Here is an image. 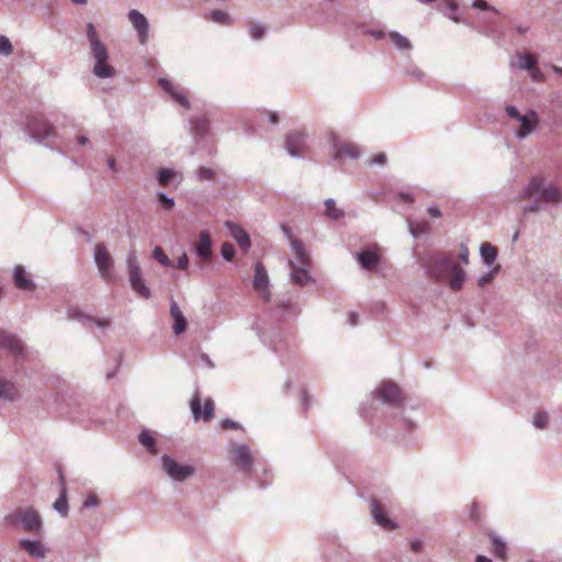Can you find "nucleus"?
<instances>
[{"label": "nucleus", "instance_id": "obj_60", "mask_svg": "<svg viewBox=\"0 0 562 562\" xmlns=\"http://www.w3.org/2000/svg\"><path fill=\"white\" fill-rule=\"evenodd\" d=\"M386 162V155L383 154V153H380L375 156H373L371 159H370V164L371 165H383Z\"/></svg>", "mask_w": 562, "mask_h": 562}, {"label": "nucleus", "instance_id": "obj_62", "mask_svg": "<svg viewBox=\"0 0 562 562\" xmlns=\"http://www.w3.org/2000/svg\"><path fill=\"white\" fill-rule=\"evenodd\" d=\"M460 259L464 265L469 263V250L464 245L460 248Z\"/></svg>", "mask_w": 562, "mask_h": 562}, {"label": "nucleus", "instance_id": "obj_55", "mask_svg": "<svg viewBox=\"0 0 562 562\" xmlns=\"http://www.w3.org/2000/svg\"><path fill=\"white\" fill-rule=\"evenodd\" d=\"M505 112L507 115L516 121H518L524 114H520V112L517 110L515 105H507L505 108Z\"/></svg>", "mask_w": 562, "mask_h": 562}, {"label": "nucleus", "instance_id": "obj_16", "mask_svg": "<svg viewBox=\"0 0 562 562\" xmlns=\"http://www.w3.org/2000/svg\"><path fill=\"white\" fill-rule=\"evenodd\" d=\"M0 346L10 351L14 357L22 358L24 356V346L19 337L15 335L0 330Z\"/></svg>", "mask_w": 562, "mask_h": 562}, {"label": "nucleus", "instance_id": "obj_40", "mask_svg": "<svg viewBox=\"0 0 562 562\" xmlns=\"http://www.w3.org/2000/svg\"><path fill=\"white\" fill-rule=\"evenodd\" d=\"M518 61H519L518 67L520 69H525V70L529 71L530 69H532L536 66L537 58H536L535 55L529 54V53H527V54H519L518 55Z\"/></svg>", "mask_w": 562, "mask_h": 562}, {"label": "nucleus", "instance_id": "obj_31", "mask_svg": "<svg viewBox=\"0 0 562 562\" xmlns=\"http://www.w3.org/2000/svg\"><path fill=\"white\" fill-rule=\"evenodd\" d=\"M326 217L338 221L345 217V211L336 205V201L328 198L324 201Z\"/></svg>", "mask_w": 562, "mask_h": 562}, {"label": "nucleus", "instance_id": "obj_24", "mask_svg": "<svg viewBox=\"0 0 562 562\" xmlns=\"http://www.w3.org/2000/svg\"><path fill=\"white\" fill-rule=\"evenodd\" d=\"M59 483H60V492L58 498L54 502L53 507L54 509L61 516L67 517L68 516V498H67V487H66V480L61 471H59Z\"/></svg>", "mask_w": 562, "mask_h": 562}, {"label": "nucleus", "instance_id": "obj_4", "mask_svg": "<svg viewBox=\"0 0 562 562\" xmlns=\"http://www.w3.org/2000/svg\"><path fill=\"white\" fill-rule=\"evenodd\" d=\"M126 266L128 272V281L132 290L143 299H149L151 296V291L149 286L146 284L142 270L138 265L137 256L135 251H131L126 257Z\"/></svg>", "mask_w": 562, "mask_h": 562}, {"label": "nucleus", "instance_id": "obj_43", "mask_svg": "<svg viewBox=\"0 0 562 562\" xmlns=\"http://www.w3.org/2000/svg\"><path fill=\"white\" fill-rule=\"evenodd\" d=\"M157 201L165 211H170L175 206V199L168 196L165 192L157 193Z\"/></svg>", "mask_w": 562, "mask_h": 562}, {"label": "nucleus", "instance_id": "obj_36", "mask_svg": "<svg viewBox=\"0 0 562 562\" xmlns=\"http://www.w3.org/2000/svg\"><path fill=\"white\" fill-rule=\"evenodd\" d=\"M138 440L149 453L157 454L155 438L148 431L143 430L138 436Z\"/></svg>", "mask_w": 562, "mask_h": 562}, {"label": "nucleus", "instance_id": "obj_6", "mask_svg": "<svg viewBox=\"0 0 562 562\" xmlns=\"http://www.w3.org/2000/svg\"><path fill=\"white\" fill-rule=\"evenodd\" d=\"M376 398L392 407H398L404 402L400 386L392 381H384L375 390Z\"/></svg>", "mask_w": 562, "mask_h": 562}, {"label": "nucleus", "instance_id": "obj_23", "mask_svg": "<svg viewBox=\"0 0 562 562\" xmlns=\"http://www.w3.org/2000/svg\"><path fill=\"white\" fill-rule=\"evenodd\" d=\"M225 227L228 229L229 235L239 244V246L247 250L250 248V238L248 233L235 222L227 221Z\"/></svg>", "mask_w": 562, "mask_h": 562}, {"label": "nucleus", "instance_id": "obj_34", "mask_svg": "<svg viewBox=\"0 0 562 562\" xmlns=\"http://www.w3.org/2000/svg\"><path fill=\"white\" fill-rule=\"evenodd\" d=\"M389 37L397 49H400V50H411L412 49L411 41L406 36L402 35L401 33H398L396 31H391L389 33Z\"/></svg>", "mask_w": 562, "mask_h": 562}, {"label": "nucleus", "instance_id": "obj_2", "mask_svg": "<svg viewBox=\"0 0 562 562\" xmlns=\"http://www.w3.org/2000/svg\"><path fill=\"white\" fill-rule=\"evenodd\" d=\"M519 199H535L543 205L557 204L562 200V190L544 178L535 176L522 188Z\"/></svg>", "mask_w": 562, "mask_h": 562}, {"label": "nucleus", "instance_id": "obj_7", "mask_svg": "<svg viewBox=\"0 0 562 562\" xmlns=\"http://www.w3.org/2000/svg\"><path fill=\"white\" fill-rule=\"evenodd\" d=\"M25 130L30 136L37 142H43L53 135L52 125L43 116H29L26 120Z\"/></svg>", "mask_w": 562, "mask_h": 562}, {"label": "nucleus", "instance_id": "obj_15", "mask_svg": "<svg viewBox=\"0 0 562 562\" xmlns=\"http://www.w3.org/2000/svg\"><path fill=\"white\" fill-rule=\"evenodd\" d=\"M518 122L520 123V127L516 130L515 136L518 139H525L530 134H532L539 125V117L536 111L529 110L526 114H524Z\"/></svg>", "mask_w": 562, "mask_h": 562}, {"label": "nucleus", "instance_id": "obj_33", "mask_svg": "<svg viewBox=\"0 0 562 562\" xmlns=\"http://www.w3.org/2000/svg\"><path fill=\"white\" fill-rule=\"evenodd\" d=\"M451 273L452 279L450 280L449 285L451 290L459 291L465 280V271L458 263H456L454 267H452Z\"/></svg>", "mask_w": 562, "mask_h": 562}, {"label": "nucleus", "instance_id": "obj_44", "mask_svg": "<svg viewBox=\"0 0 562 562\" xmlns=\"http://www.w3.org/2000/svg\"><path fill=\"white\" fill-rule=\"evenodd\" d=\"M153 257L155 260H157L161 266L164 267H171L172 263L168 256L164 252L162 248L160 246H156L153 251Z\"/></svg>", "mask_w": 562, "mask_h": 562}, {"label": "nucleus", "instance_id": "obj_12", "mask_svg": "<svg viewBox=\"0 0 562 562\" xmlns=\"http://www.w3.org/2000/svg\"><path fill=\"white\" fill-rule=\"evenodd\" d=\"M454 265L456 263L452 262L449 257H436L431 260L427 271L430 278L440 281L443 280L449 272H451Z\"/></svg>", "mask_w": 562, "mask_h": 562}, {"label": "nucleus", "instance_id": "obj_13", "mask_svg": "<svg viewBox=\"0 0 562 562\" xmlns=\"http://www.w3.org/2000/svg\"><path fill=\"white\" fill-rule=\"evenodd\" d=\"M21 526L24 531L41 533L42 518L37 510L33 507H25L22 509Z\"/></svg>", "mask_w": 562, "mask_h": 562}, {"label": "nucleus", "instance_id": "obj_58", "mask_svg": "<svg viewBox=\"0 0 562 562\" xmlns=\"http://www.w3.org/2000/svg\"><path fill=\"white\" fill-rule=\"evenodd\" d=\"M188 266H189V259H188V256L186 252H183L179 258H178V261H177V268L180 269V270H186L188 269Z\"/></svg>", "mask_w": 562, "mask_h": 562}, {"label": "nucleus", "instance_id": "obj_50", "mask_svg": "<svg viewBox=\"0 0 562 562\" xmlns=\"http://www.w3.org/2000/svg\"><path fill=\"white\" fill-rule=\"evenodd\" d=\"M448 9H449V11H451V12H450V13H446V15H447L449 19H451L452 21H454V22H462V23H464V24H467V25H469V26L473 25L472 23L467 22L465 20H461L458 15H456V13H454V12L457 11L458 5H457V3H456L454 1H452V0H451V1H449Z\"/></svg>", "mask_w": 562, "mask_h": 562}, {"label": "nucleus", "instance_id": "obj_21", "mask_svg": "<svg viewBox=\"0 0 562 562\" xmlns=\"http://www.w3.org/2000/svg\"><path fill=\"white\" fill-rule=\"evenodd\" d=\"M288 265L291 268L290 279L294 284L303 286L312 280L308 271L310 266L296 265L292 259L289 260Z\"/></svg>", "mask_w": 562, "mask_h": 562}, {"label": "nucleus", "instance_id": "obj_28", "mask_svg": "<svg viewBox=\"0 0 562 562\" xmlns=\"http://www.w3.org/2000/svg\"><path fill=\"white\" fill-rule=\"evenodd\" d=\"M471 27L473 30H475L477 33H480L481 35L487 37V38H491L493 41H501L504 36H505V33L503 30H499L498 27L494 26V25H471Z\"/></svg>", "mask_w": 562, "mask_h": 562}, {"label": "nucleus", "instance_id": "obj_53", "mask_svg": "<svg viewBox=\"0 0 562 562\" xmlns=\"http://www.w3.org/2000/svg\"><path fill=\"white\" fill-rule=\"evenodd\" d=\"M192 124H196L195 128L198 130V133L203 134L207 131L209 122L206 119H198L196 121H191Z\"/></svg>", "mask_w": 562, "mask_h": 562}, {"label": "nucleus", "instance_id": "obj_46", "mask_svg": "<svg viewBox=\"0 0 562 562\" xmlns=\"http://www.w3.org/2000/svg\"><path fill=\"white\" fill-rule=\"evenodd\" d=\"M472 8L481 10V11H487V12H490L492 14H498L499 13V11L495 7L491 5L485 0H473Z\"/></svg>", "mask_w": 562, "mask_h": 562}, {"label": "nucleus", "instance_id": "obj_5", "mask_svg": "<svg viewBox=\"0 0 562 562\" xmlns=\"http://www.w3.org/2000/svg\"><path fill=\"white\" fill-rule=\"evenodd\" d=\"M161 469L175 482H184L195 474L193 465L179 463L168 454L161 457Z\"/></svg>", "mask_w": 562, "mask_h": 562}, {"label": "nucleus", "instance_id": "obj_19", "mask_svg": "<svg viewBox=\"0 0 562 562\" xmlns=\"http://www.w3.org/2000/svg\"><path fill=\"white\" fill-rule=\"evenodd\" d=\"M158 82L161 89H164L176 103L180 104L184 109L190 108V101L182 90L175 87L167 78H160Z\"/></svg>", "mask_w": 562, "mask_h": 562}, {"label": "nucleus", "instance_id": "obj_9", "mask_svg": "<svg viewBox=\"0 0 562 562\" xmlns=\"http://www.w3.org/2000/svg\"><path fill=\"white\" fill-rule=\"evenodd\" d=\"M269 283L270 280L265 266L262 265V262L257 261L255 263V276L252 285L254 290L267 302L270 301L271 299Z\"/></svg>", "mask_w": 562, "mask_h": 562}, {"label": "nucleus", "instance_id": "obj_64", "mask_svg": "<svg viewBox=\"0 0 562 562\" xmlns=\"http://www.w3.org/2000/svg\"><path fill=\"white\" fill-rule=\"evenodd\" d=\"M368 33L378 41L385 37V32L382 30H370Z\"/></svg>", "mask_w": 562, "mask_h": 562}, {"label": "nucleus", "instance_id": "obj_41", "mask_svg": "<svg viewBox=\"0 0 562 562\" xmlns=\"http://www.w3.org/2000/svg\"><path fill=\"white\" fill-rule=\"evenodd\" d=\"M531 423L536 428L544 429L549 424V414L546 411H538L535 413Z\"/></svg>", "mask_w": 562, "mask_h": 562}, {"label": "nucleus", "instance_id": "obj_1", "mask_svg": "<svg viewBox=\"0 0 562 562\" xmlns=\"http://www.w3.org/2000/svg\"><path fill=\"white\" fill-rule=\"evenodd\" d=\"M87 38L90 44V55L93 61L92 74L100 79L113 78L116 75L115 68L110 64V54L93 23H87Z\"/></svg>", "mask_w": 562, "mask_h": 562}, {"label": "nucleus", "instance_id": "obj_38", "mask_svg": "<svg viewBox=\"0 0 562 562\" xmlns=\"http://www.w3.org/2000/svg\"><path fill=\"white\" fill-rule=\"evenodd\" d=\"M22 509V507H19L4 516L3 521L7 527L13 529L18 528V525L21 524Z\"/></svg>", "mask_w": 562, "mask_h": 562}, {"label": "nucleus", "instance_id": "obj_56", "mask_svg": "<svg viewBox=\"0 0 562 562\" xmlns=\"http://www.w3.org/2000/svg\"><path fill=\"white\" fill-rule=\"evenodd\" d=\"M281 231L284 234V236L288 238V240L290 243V246H292V240H300L299 238L293 236L292 231H291V228L288 225L282 224L281 225Z\"/></svg>", "mask_w": 562, "mask_h": 562}, {"label": "nucleus", "instance_id": "obj_57", "mask_svg": "<svg viewBox=\"0 0 562 562\" xmlns=\"http://www.w3.org/2000/svg\"><path fill=\"white\" fill-rule=\"evenodd\" d=\"M98 504H99V499H98V497H97L94 494H91V495H89V496L85 499V502H83V507H85V508L95 507V506H98Z\"/></svg>", "mask_w": 562, "mask_h": 562}, {"label": "nucleus", "instance_id": "obj_29", "mask_svg": "<svg viewBox=\"0 0 562 562\" xmlns=\"http://www.w3.org/2000/svg\"><path fill=\"white\" fill-rule=\"evenodd\" d=\"M291 248L295 254V259L293 261L296 265L311 266V258L305 251L304 244L301 240H292Z\"/></svg>", "mask_w": 562, "mask_h": 562}, {"label": "nucleus", "instance_id": "obj_42", "mask_svg": "<svg viewBox=\"0 0 562 562\" xmlns=\"http://www.w3.org/2000/svg\"><path fill=\"white\" fill-rule=\"evenodd\" d=\"M196 179L199 181L213 180L216 176V171L210 167L201 166L196 171Z\"/></svg>", "mask_w": 562, "mask_h": 562}, {"label": "nucleus", "instance_id": "obj_59", "mask_svg": "<svg viewBox=\"0 0 562 562\" xmlns=\"http://www.w3.org/2000/svg\"><path fill=\"white\" fill-rule=\"evenodd\" d=\"M407 74L411 75L412 77H414L417 80H422L424 78V76H425L424 72L419 68H417L415 66H413L409 69H407Z\"/></svg>", "mask_w": 562, "mask_h": 562}, {"label": "nucleus", "instance_id": "obj_22", "mask_svg": "<svg viewBox=\"0 0 562 562\" xmlns=\"http://www.w3.org/2000/svg\"><path fill=\"white\" fill-rule=\"evenodd\" d=\"M19 546L33 558L44 559L46 557L47 549L37 539L22 538L19 540Z\"/></svg>", "mask_w": 562, "mask_h": 562}, {"label": "nucleus", "instance_id": "obj_8", "mask_svg": "<svg viewBox=\"0 0 562 562\" xmlns=\"http://www.w3.org/2000/svg\"><path fill=\"white\" fill-rule=\"evenodd\" d=\"M93 260L102 279L109 280L113 268V259L103 244L99 243L94 246Z\"/></svg>", "mask_w": 562, "mask_h": 562}, {"label": "nucleus", "instance_id": "obj_47", "mask_svg": "<svg viewBox=\"0 0 562 562\" xmlns=\"http://www.w3.org/2000/svg\"><path fill=\"white\" fill-rule=\"evenodd\" d=\"M236 250L233 244L231 243H224L221 246V255L224 260L232 261L235 257Z\"/></svg>", "mask_w": 562, "mask_h": 562}, {"label": "nucleus", "instance_id": "obj_14", "mask_svg": "<svg viewBox=\"0 0 562 562\" xmlns=\"http://www.w3.org/2000/svg\"><path fill=\"white\" fill-rule=\"evenodd\" d=\"M191 412L195 420L202 418L204 422H210L214 416V402L212 398H206L204 402V408L201 409V398L198 393L191 400L190 403Z\"/></svg>", "mask_w": 562, "mask_h": 562}, {"label": "nucleus", "instance_id": "obj_17", "mask_svg": "<svg viewBox=\"0 0 562 562\" xmlns=\"http://www.w3.org/2000/svg\"><path fill=\"white\" fill-rule=\"evenodd\" d=\"M128 20L137 32L140 44H145L148 38L149 23L146 16L139 11L133 9L128 12Z\"/></svg>", "mask_w": 562, "mask_h": 562}, {"label": "nucleus", "instance_id": "obj_37", "mask_svg": "<svg viewBox=\"0 0 562 562\" xmlns=\"http://www.w3.org/2000/svg\"><path fill=\"white\" fill-rule=\"evenodd\" d=\"M342 154L352 159H356L360 156V149L356 144H346L342 145L339 150H337L334 158L339 159Z\"/></svg>", "mask_w": 562, "mask_h": 562}, {"label": "nucleus", "instance_id": "obj_51", "mask_svg": "<svg viewBox=\"0 0 562 562\" xmlns=\"http://www.w3.org/2000/svg\"><path fill=\"white\" fill-rule=\"evenodd\" d=\"M499 267H496L494 270L492 271H488V272H485L484 274H482L479 280H477V283L481 288H484L494 278V273L496 270H498Z\"/></svg>", "mask_w": 562, "mask_h": 562}, {"label": "nucleus", "instance_id": "obj_30", "mask_svg": "<svg viewBox=\"0 0 562 562\" xmlns=\"http://www.w3.org/2000/svg\"><path fill=\"white\" fill-rule=\"evenodd\" d=\"M19 390L11 383L0 379V398L13 402L19 398Z\"/></svg>", "mask_w": 562, "mask_h": 562}, {"label": "nucleus", "instance_id": "obj_39", "mask_svg": "<svg viewBox=\"0 0 562 562\" xmlns=\"http://www.w3.org/2000/svg\"><path fill=\"white\" fill-rule=\"evenodd\" d=\"M490 539L494 546V554L504 559L506 555V543L496 533H491Z\"/></svg>", "mask_w": 562, "mask_h": 562}, {"label": "nucleus", "instance_id": "obj_49", "mask_svg": "<svg viewBox=\"0 0 562 562\" xmlns=\"http://www.w3.org/2000/svg\"><path fill=\"white\" fill-rule=\"evenodd\" d=\"M173 176L175 171L172 169L162 168L157 172V181L160 186H166Z\"/></svg>", "mask_w": 562, "mask_h": 562}, {"label": "nucleus", "instance_id": "obj_25", "mask_svg": "<svg viewBox=\"0 0 562 562\" xmlns=\"http://www.w3.org/2000/svg\"><path fill=\"white\" fill-rule=\"evenodd\" d=\"M14 285L21 291H33L35 283L22 266H15L13 270Z\"/></svg>", "mask_w": 562, "mask_h": 562}, {"label": "nucleus", "instance_id": "obj_3", "mask_svg": "<svg viewBox=\"0 0 562 562\" xmlns=\"http://www.w3.org/2000/svg\"><path fill=\"white\" fill-rule=\"evenodd\" d=\"M231 462L247 477L252 476L257 458L248 445L236 442L229 450Z\"/></svg>", "mask_w": 562, "mask_h": 562}, {"label": "nucleus", "instance_id": "obj_27", "mask_svg": "<svg viewBox=\"0 0 562 562\" xmlns=\"http://www.w3.org/2000/svg\"><path fill=\"white\" fill-rule=\"evenodd\" d=\"M356 258L360 267L366 270H371L379 263V255L371 250L357 252Z\"/></svg>", "mask_w": 562, "mask_h": 562}, {"label": "nucleus", "instance_id": "obj_45", "mask_svg": "<svg viewBox=\"0 0 562 562\" xmlns=\"http://www.w3.org/2000/svg\"><path fill=\"white\" fill-rule=\"evenodd\" d=\"M13 53V45L8 36L0 35V55L10 56Z\"/></svg>", "mask_w": 562, "mask_h": 562}, {"label": "nucleus", "instance_id": "obj_18", "mask_svg": "<svg viewBox=\"0 0 562 562\" xmlns=\"http://www.w3.org/2000/svg\"><path fill=\"white\" fill-rule=\"evenodd\" d=\"M170 317L172 319V331L176 336L183 334L188 328V322L180 306L175 300L170 302Z\"/></svg>", "mask_w": 562, "mask_h": 562}, {"label": "nucleus", "instance_id": "obj_48", "mask_svg": "<svg viewBox=\"0 0 562 562\" xmlns=\"http://www.w3.org/2000/svg\"><path fill=\"white\" fill-rule=\"evenodd\" d=\"M266 32V26L259 23H255L249 27V34L251 38L256 41L261 40L265 36Z\"/></svg>", "mask_w": 562, "mask_h": 562}, {"label": "nucleus", "instance_id": "obj_52", "mask_svg": "<svg viewBox=\"0 0 562 562\" xmlns=\"http://www.w3.org/2000/svg\"><path fill=\"white\" fill-rule=\"evenodd\" d=\"M532 200H533L532 202L525 205L524 212L537 213L544 206L540 201L535 200V199H532Z\"/></svg>", "mask_w": 562, "mask_h": 562}, {"label": "nucleus", "instance_id": "obj_63", "mask_svg": "<svg viewBox=\"0 0 562 562\" xmlns=\"http://www.w3.org/2000/svg\"><path fill=\"white\" fill-rule=\"evenodd\" d=\"M427 212L428 214L431 216V217H440L441 216V211L439 210V207H437L436 205H430L428 209H427Z\"/></svg>", "mask_w": 562, "mask_h": 562}, {"label": "nucleus", "instance_id": "obj_10", "mask_svg": "<svg viewBox=\"0 0 562 562\" xmlns=\"http://www.w3.org/2000/svg\"><path fill=\"white\" fill-rule=\"evenodd\" d=\"M67 318L70 321L79 322L88 327H99V328H108L111 324L110 318H98L91 315L86 314L81 310L77 307H70L67 311Z\"/></svg>", "mask_w": 562, "mask_h": 562}, {"label": "nucleus", "instance_id": "obj_61", "mask_svg": "<svg viewBox=\"0 0 562 562\" xmlns=\"http://www.w3.org/2000/svg\"><path fill=\"white\" fill-rule=\"evenodd\" d=\"M529 74H530V77L532 78V80H535V81H540L543 79V74L536 66L529 70Z\"/></svg>", "mask_w": 562, "mask_h": 562}, {"label": "nucleus", "instance_id": "obj_11", "mask_svg": "<svg viewBox=\"0 0 562 562\" xmlns=\"http://www.w3.org/2000/svg\"><path fill=\"white\" fill-rule=\"evenodd\" d=\"M306 147V135L303 132L290 133L284 143L286 153L293 158H302Z\"/></svg>", "mask_w": 562, "mask_h": 562}, {"label": "nucleus", "instance_id": "obj_26", "mask_svg": "<svg viewBox=\"0 0 562 562\" xmlns=\"http://www.w3.org/2000/svg\"><path fill=\"white\" fill-rule=\"evenodd\" d=\"M195 252L202 259H210L212 255V240L207 231H201L199 241L195 245Z\"/></svg>", "mask_w": 562, "mask_h": 562}, {"label": "nucleus", "instance_id": "obj_35", "mask_svg": "<svg viewBox=\"0 0 562 562\" xmlns=\"http://www.w3.org/2000/svg\"><path fill=\"white\" fill-rule=\"evenodd\" d=\"M209 19L216 24L225 26L232 25L233 23V19L231 18V15L222 10H212L209 13Z\"/></svg>", "mask_w": 562, "mask_h": 562}, {"label": "nucleus", "instance_id": "obj_32", "mask_svg": "<svg viewBox=\"0 0 562 562\" xmlns=\"http://www.w3.org/2000/svg\"><path fill=\"white\" fill-rule=\"evenodd\" d=\"M480 255L484 263L491 267L497 257V249L490 243H483L480 247Z\"/></svg>", "mask_w": 562, "mask_h": 562}, {"label": "nucleus", "instance_id": "obj_54", "mask_svg": "<svg viewBox=\"0 0 562 562\" xmlns=\"http://www.w3.org/2000/svg\"><path fill=\"white\" fill-rule=\"evenodd\" d=\"M221 426L224 429H243V426L239 423L234 422L229 418L223 419Z\"/></svg>", "mask_w": 562, "mask_h": 562}, {"label": "nucleus", "instance_id": "obj_20", "mask_svg": "<svg viewBox=\"0 0 562 562\" xmlns=\"http://www.w3.org/2000/svg\"><path fill=\"white\" fill-rule=\"evenodd\" d=\"M370 512L374 522L386 530H392L396 527V524L390 519L383 512L380 503L376 499H371Z\"/></svg>", "mask_w": 562, "mask_h": 562}]
</instances>
